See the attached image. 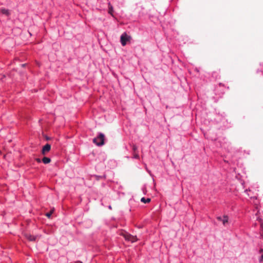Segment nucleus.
Masks as SVG:
<instances>
[{
    "mask_svg": "<svg viewBox=\"0 0 263 263\" xmlns=\"http://www.w3.org/2000/svg\"><path fill=\"white\" fill-rule=\"evenodd\" d=\"M0 12L3 14H5L7 16L9 15L10 14V12H9V10L8 9H6L5 8H3V9H0Z\"/></svg>",
    "mask_w": 263,
    "mask_h": 263,
    "instance_id": "obj_7",
    "label": "nucleus"
},
{
    "mask_svg": "<svg viewBox=\"0 0 263 263\" xmlns=\"http://www.w3.org/2000/svg\"><path fill=\"white\" fill-rule=\"evenodd\" d=\"M121 235L126 240L132 242H136L138 240L136 236L132 235L126 232H122Z\"/></svg>",
    "mask_w": 263,
    "mask_h": 263,
    "instance_id": "obj_3",
    "label": "nucleus"
},
{
    "mask_svg": "<svg viewBox=\"0 0 263 263\" xmlns=\"http://www.w3.org/2000/svg\"><path fill=\"white\" fill-rule=\"evenodd\" d=\"M53 210H51L50 212H48V213H47L46 214V216L48 217V218H50L51 217V215L52 214V213H53Z\"/></svg>",
    "mask_w": 263,
    "mask_h": 263,
    "instance_id": "obj_11",
    "label": "nucleus"
},
{
    "mask_svg": "<svg viewBox=\"0 0 263 263\" xmlns=\"http://www.w3.org/2000/svg\"><path fill=\"white\" fill-rule=\"evenodd\" d=\"M134 153V158H137V159H138V158H139V155L137 153V152H136V153Z\"/></svg>",
    "mask_w": 263,
    "mask_h": 263,
    "instance_id": "obj_13",
    "label": "nucleus"
},
{
    "mask_svg": "<svg viewBox=\"0 0 263 263\" xmlns=\"http://www.w3.org/2000/svg\"><path fill=\"white\" fill-rule=\"evenodd\" d=\"M259 261L260 262H263V255H261V257H260V258L259 259Z\"/></svg>",
    "mask_w": 263,
    "mask_h": 263,
    "instance_id": "obj_14",
    "label": "nucleus"
},
{
    "mask_svg": "<svg viewBox=\"0 0 263 263\" xmlns=\"http://www.w3.org/2000/svg\"><path fill=\"white\" fill-rule=\"evenodd\" d=\"M51 149V145L47 143L43 146L42 150V154L44 155H46V153L49 152Z\"/></svg>",
    "mask_w": 263,
    "mask_h": 263,
    "instance_id": "obj_4",
    "label": "nucleus"
},
{
    "mask_svg": "<svg viewBox=\"0 0 263 263\" xmlns=\"http://www.w3.org/2000/svg\"><path fill=\"white\" fill-rule=\"evenodd\" d=\"M217 219L220 221H222L223 225H225L228 222L229 218L228 216L224 215L223 218L221 217H217Z\"/></svg>",
    "mask_w": 263,
    "mask_h": 263,
    "instance_id": "obj_5",
    "label": "nucleus"
},
{
    "mask_svg": "<svg viewBox=\"0 0 263 263\" xmlns=\"http://www.w3.org/2000/svg\"><path fill=\"white\" fill-rule=\"evenodd\" d=\"M25 237L30 241H34L35 240V237L34 236H32L29 234H26Z\"/></svg>",
    "mask_w": 263,
    "mask_h": 263,
    "instance_id": "obj_6",
    "label": "nucleus"
},
{
    "mask_svg": "<svg viewBox=\"0 0 263 263\" xmlns=\"http://www.w3.org/2000/svg\"><path fill=\"white\" fill-rule=\"evenodd\" d=\"M132 39V37L130 35H127L125 32L123 33L120 37V42L123 46L126 45L128 42H129Z\"/></svg>",
    "mask_w": 263,
    "mask_h": 263,
    "instance_id": "obj_2",
    "label": "nucleus"
},
{
    "mask_svg": "<svg viewBox=\"0 0 263 263\" xmlns=\"http://www.w3.org/2000/svg\"><path fill=\"white\" fill-rule=\"evenodd\" d=\"M35 160L39 163H40L41 162V160L40 158H36Z\"/></svg>",
    "mask_w": 263,
    "mask_h": 263,
    "instance_id": "obj_15",
    "label": "nucleus"
},
{
    "mask_svg": "<svg viewBox=\"0 0 263 263\" xmlns=\"http://www.w3.org/2000/svg\"><path fill=\"white\" fill-rule=\"evenodd\" d=\"M105 136L102 133H100L99 136L93 139V142L97 146H102L104 144Z\"/></svg>",
    "mask_w": 263,
    "mask_h": 263,
    "instance_id": "obj_1",
    "label": "nucleus"
},
{
    "mask_svg": "<svg viewBox=\"0 0 263 263\" xmlns=\"http://www.w3.org/2000/svg\"><path fill=\"white\" fill-rule=\"evenodd\" d=\"M262 251H263V250H262V249L260 250V252H262Z\"/></svg>",
    "mask_w": 263,
    "mask_h": 263,
    "instance_id": "obj_16",
    "label": "nucleus"
},
{
    "mask_svg": "<svg viewBox=\"0 0 263 263\" xmlns=\"http://www.w3.org/2000/svg\"><path fill=\"white\" fill-rule=\"evenodd\" d=\"M141 201L144 203H148L151 201V199L150 198L145 199L144 197H142L141 199Z\"/></svg>",
    "mask_w": 263,
    "mask_h": 263,
    "instance_id": "obj_9",
    "label": "nucleus"
},
{
    "mask_svg": "<svg viewBox=\"0 0 263 263\" xmlns=\"http://www.w3.org/2000/svg\"><path fill=\"white\" fill-rule=\"evenodd\" d=\"M108 13L112 15L113 8L112 6L110 4H108Z\"/></svg>",
    "mask_w": 263,
    "mask_h": 263,
    "instance_id": "obj_10",
    "label": "nucleus"
},
{
    "mask_svg": "<svg viewBox=\"0 0 263 263\" xmlns=\"http://www.w3.org/2000/svg\"><path fill=\"white\" fill-rule=\"evenodd\" d=\"M137 149H138V148L135 145H134L133 146V151L134 153H136L137 151Z\"/></svg>",
    "mask_w": 263,
    "mask_h": 263,
    "instance_id": "obj_12",
    "label": "nucleus"
},
{
    "mask_svg": "<svg viewBox=\"0 0 263 263\" xmlns=\"http://www.w3.org/2000/svg\"><path fill=\"white\" fill-rule=\"evenodd\" d=\"M42 161L44 164H48L51 162V159L48 157H44L42 159Z\"/></svg>",
    "mask_w": 263,
    "mask_h": 263,
    "instance_id": "obj_8",
    "label": "nucleus"
}]
</instances>
